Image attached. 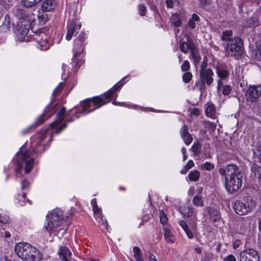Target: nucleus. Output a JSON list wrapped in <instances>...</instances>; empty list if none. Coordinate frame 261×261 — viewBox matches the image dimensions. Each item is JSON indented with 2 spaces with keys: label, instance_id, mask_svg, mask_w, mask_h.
<instances>
[{
  "label": "nucleus",
  "instance_id": "obj_1",
  "mask_svg": "<svg viewBox=\"0 0 261 261\" xmlns=\"http://www.w3.org/2000/svg\"><path fill=\"white\" fill-rule=\"evenodd\" d=\"M12 13L18 20L14 29L17 39L27 42L33 40L36 42V46L38 48L41 50L48 49L50 45L48 40V36L42 31L33 32L32 35H30L31 37L27 36L32 23V18L29 14L25 10L17 8H14Z\"/></svg>",
  "mask_w": 261,
  "mask_h": 261
},
{
  "label": "nucleus",
  "instance_id": "obj_2",
  "mask_svg": "<svg viewBox=\"0 0 261 261\" xmlns=\"http://www.w3.org/2000/svg\"><path fill=\"white\" fill-rule=\"evenodd\" d=\"M219 173L225 178V186L230 193H234L241 188L242 184L243 174L239 167L234 164H229L221 167Z\"/></svg>",
  "mask_w": 261,
  "mask_h": 261
},
{
  "label": "nucleus",
  "instance_id": "obj_3",
  "mask_svg": "<svg viewBox=\"0 0 261 261\" xmlns=\"http://www.w3.org/2000/svg\"><path fill=\"white\" fill-rule=\"evenodd\" d=\"M31 156V152L29 150L23 151L21 150L18 152L16 160L17 162V167L15 170V175L18 178L22 177L21 173L23 168V164H25L24 171L25 173L28 174L31 172L33 168L34 163V160L30 158Z\"/></svg>",
  "mask_w": 261,
  "mask_h": 261
},
{
  "label": "nucleus",
  "instance_id": "obj_4",
  "mask_svg": "<svg viewBox=\"0 0 261 261\" xmlns=\"http://www.w3.org/2000/svg\"><path fill=\"white\" fill-rule=\"evenodd\" d=\"M64 214L62 211L56 208L49 212L44 224V228L50 235L55 230L60 227L64 220Z\"/></svg>",
  "mask_w": 261,
  "mask_h": 261
},
{
  "label": "nucleus",
  "instance_id": "obj_5",
  "mask_svg": "<svg viewBox=\"0 0 261 261\" xmlns=\"http://www.w3.org/2000/svg\"><path fill=\"white\" fill-rule=\"evenodd\" d=\"M18 256L24 261H39L41 255L33 246H15Z\"/></svg>",
  "mask_w": 261,
  "mask_h": 261
},
{
  "label": "nucleus",
  "instance_id": "obj_6",
  "mask_svg": "<svg viewBox=\"0 0 261 261\" xmlns=\"http://www.w3.org/2000/svg\"><path fill=\"white\" fill-rule=\"evenodd\" d=\"M256 203L253 199L248 197L244 199V201H236L233 204L235 212L239 215H245L252 212L255 208Z\"/></svg>",
  "mask_w": 261,
  "mask_h": 261
},
{
  "label": "nucleus",
  "instance_id": "obj_7",
  "mask_svg": "<svg viewBox=\"0 0 261 261\" xmlns=\"http://www.w3.org/2000/svg\"><path fill=\"white\" fill-rule=\"evenodd\" d=\"M103 95L87 99L82 103L83 112L89 113L108 103Z\"/></svg>",
  "mask_w": 261,
  "mask_h": 261
},
{
  "label": "nucleus",
  "instance_id": "obj_8",
  "mask_svg": "<svg viewBox=\"0 0 261 261\" xmlns=\"http://www.w3.org/2000/svg\"><path fill=\"white\" fill-rule=\"evenodd\" d=\"M243 43L241 38L234 37L227 43L225 55L227 56H238L243 53Z\"/></svg>",
  "mask_w": 261,
  "mask_h": 261
},
{
  "label": "nucleus",
  "instance_id": "obj_9",
  "mask_svg": "<svg viewBox=\"0 0 261 261\" xmlns=\"http://www.w3.org/2000/svg\"><path fill=\"white\" fill-rule=\"evenodd\" d=\"M214 68L218 78L217 88L219 90L223 86V82L228 79L230 68L228 65L224 63H218Z\"/></svg>",
  "mask_w": 261,
  "mask_h": 261
},
{
  "label": "nucleus",
  "instance_id": "obj_10",
  "mask_svg": "<svg viewBox=\"0 0 261 261\" xmlns=\"http://www.w3.org/2000/svg\"><path fill=\"white\" fill-rule=\"evenodd\" d=\"M199 81L206 83V85L210 86L214 83V73L212 69L207 67V63L203 61L200 64L199 70Z\"/></svg>",
  "mask_w": 261,
  "mask_h": 261
},
{
  "label": "nucleus",
  "instance_id": "obj_11",
  "mask_svg": "<svg viewBox=\"0 0 261 261\" xmlns=\"http://www.w3.org/2000/svg\"><path fill=\"white\" fill-rule=\"evenodd\" d=\"M57 110V105H53L50 103L45 108L44 113L38 117L36 120L35 124L29 127L26 130L23 131V134H26L29 132V130L31 128H34L36 126H38L41 124L46 119L51 117L53 114L56 112Z\"/></svg>",
  "mask_w": 261,
  "mask_h": 261
},
{
  "label": "nucleus",
  "instance_id": "obj_12",
  "mask_svg": "<svg viewBox=\"0 0 261 261\" xmlns=\"http://www.w3.org/2000/svg\"><path fill=\"white\" fill-rule=\"evenodd\" d=\"M47 131L44 130L36 134V136L32 138L31 147L35 153H41L44 150V147H41V142L46 137Z\"/></svg>",
  "mask_w": 261,
  "mask_h": 261
},
{
  "label": "nucleus",
  "instance_id": "obj_13",
  "mask_svg": "<svg viewBox=\"0 0 261 261\" xmlns=\"http://www.w3.org/2000/svg\"><path fill=\"white\" fill-rule=\"evenodd\" d=\"M87 37L85 33H81L74 40L73 51L75 56L83 54Z\"/></svg>",
  "mask_w": 261,
  "mask_h": 261
},
{
  "label": "nucleus",
  "instance_id": "obj_14",
  "mask_svg": "<svg viewBox=\"0 0 261 261\" xmlns=\"http://www.w3.org/2000/svg\"><path fill=\"white\" fill-rule=\"evenodd\" d=\"M261 94V86H250L246 92V97L248 101L250 102L256 101Z\"/></svg>",
  "mask_w": 261,
  "mask_h": 261
},
{
  "label": "nucleus",
  "instance_id": "obj_15",
  "mask_svg": "<svg viewBox=\"0 0 261 261\" xmlns=\"http://www.w3.org/2000/svg\"><path fill=\"white\" fill-rule=\"evenodd\" d=\"M240 261H259V256L256 251L248 249L241 252Z\"/></svg>",
  "mask_w": 261,
  "mask_h": 261
},
{
  "label": "nucleus",
  "instance_id": "obj_16",
  "mask_svg": "<svg viewBox=\"0 0 261 261\" xmlns=\"http://www.w3.org/2000/svg\"><path fill=\"white\" fill-rule=\"evenodd\" d=\"M123 79H122L120 81H119L117 83H116L111 89L109 90L107 92H106L103 96L107 100V101L109 102L112 99V98L115 96L116 92L119 91L122 86L124 84L123 82Z\"/></svg>",
  "mask_w": 261,
  "mask_h": 261
},
{
  "label": "nucleus",
  "instance_id": "obj_17",
  "mask_svg": "<svg viewBox=\"0 0 261 261\" xmlns=\"http://www.w3.org/2000/svg\"><path fill=\"white\" fill-rule=\"evenodd\" d=\"M179 224L184 229L187 237L189 239H192L193 238V233L195 232L196 229V222L193 221V223L192 224L190 223V228L188 226L186 222L184 220L180 221L179 222Z\"/></svg>",
  "mask_w": 261,
  "mask_h": 261
},
{
  "label": "nucleus",
  "instance_id": "obj_18",
  "mask_svg": "<svg viewBox=\"0 0 261 261\" xmlns=\"http://www.w3.org/2000/svg\"><path fill=\"white\" fill-rule=\"evenodd\" d=\"M81 24H77L75 21L70 22L67 25V31L66 35V39L69 41L72 38L74 33H77L80 30Z\"/></svg>",
  "mask_w": 261,
  "mask_h": 261
},
{
  "label": "nucleus",
  "instance_id": "obj_19",
  "mask_svg": "<svg viewBox=\"0 0 261 261\" xmlns=\"http://www.w3.org/2000/svg\"><path fill=\"white\" fill-rule=\"evenodd\" d=\"M180 135L183 140L184 143L187 145H190L193 140L192 135L189 132V127L188 126L184 125L180 129Z\"/></svg>",
  "mask_w": 261,
  "mask_h": 261
},
{
  "label": "nucleus",
  "instance_id": "obj_20",
  "mask_svg": "<svg viewBox=\"0 0 261 261\" xmlns=\"http://www.w3.org/2000/svg\"><path fill=\"white\" fill-rule=\"evenodd\" d=\"M195 45L192 39L188 37L187 41H181L179 42V49L185 54H187L190 50V51L195 47Z\"/></svg>",
  "mask_w": 261,
  "mask_h": 261
},
{
  "label": "nucleus",
  "instance_id": "obj_21",
  "mask_svg": "<svg viewBox=\"0 0 261 261\" xmlns=\"http://www.w3.org/2000/svg\"><path fill=\"white\" fill-rule=\"evenodd\" d=\"M94 214L95 219L98 223V226L102 230H108L109 228L108 223L100 212H97Z\"/></svg>",
  "mask_w": 261,
  "mask_h": 261
},
{
  "label": "nucleus",
  "instance_id": "obj_22",
  "mask_svg": "<svg viewBox=\"0 0 261 261\" xmlns=\"http://www.w3.org/2000/svg\"><path fill=\"white\" fill-rule=\"evenodd\" d=\"M57 6L56 0H45L42 4L41 10L43 12H50L55 10Z\"/></svg>",
  "mask_w": 261,
  "mask_h": 261
},
{
  "label": "nucleus",
  "instance_id": "obj_23",
  "mask_svg": "<svg viewBox=\"0 0 261 261\" xmlns=\"http://www.w3.org/2000/svg\"><path fill=\"white\" fill-rule=\"evenodd\" d=\"M58 254L63 261H68L71 258V253L65 246L60 247Z\"/></svg>",
  "mask_w": 261,
  "mask_h": 261
},
{
  "label": "nucleus",
  "instance_id": "obj_24",
  "mask_svg": "<svg viewBox=\"0 0 261 261\" xmlns=\"http://www.w3.org/2000/svg\"><path fill=\"white\" fill-rule=\"evenodd\" d=\"M205 113L206 116L210 117L212 119H215L216 118V107L211 102L206 103L205 105Z\"/></svg>",
  "mask_w": 261,
  "mask_h": 261
},
{
  "label": "nucleus",
  "instance_id": "obj_25",
  "mask_svg": "<svg viewBox=\"0 0 261 261\" xmlns=\"http://www.w3.org/2000/svg\"><path fill=\"white\" fill-rule=\"evenodd\" d=\"M189 58L193 60V63L195 67H197L198 64L199 63L201 57L200 55L199 51L196 46L190 51V55Z\"/></svg>",
  "mask_w": 261,
  "mask_h": 261
},
{
  "label": "nucleus",
  "instance_id": "obj_26",
  "mask_svg": "<svg viewBox=\"0 0 261 261\" xmlns=\"http://www.w3.org/2000/svg\"><path fill=\"white\" fill-rule=\"evenodd\" d=\"M66 114V108L62 107L57 114V120L50 124V126L53 128L56 127L60 122H61L65 118Z\"/></svg>",
  "mask_w": 261,
  "mask_h": 261
},
{
  "label": "nucleus",
  "instance_id": "obj_27",
  "mask_svg": "<svg viewBox=\"0 0 261 261\" xmlns=\"http://www.w3.org/2000/svg\"><path fill=\"white\" fill-rule=\"evenodd\" d=\"M182 214L187 217H191L193 219V221L196 222L197 220L196 213L193 208L189 206H185L182 208Z\"/></svg>",
  "mask_w": 261,
  "mask_h": 261
},
{
  "label": "nucleus",
  "instance_id": "obj_28",
  "mask_svg": "<svg viewBox=\"0 0 261 261\" xmlns=\"http://www.w3.org/2000/svg\"><path fill=\"white\" fill-rule=\"evenodd\" d=\"M251 176L257 178L261 182V167L254 164L251 167Z\"/></svg>",
  "mask_w": 261,
  "mask_h": 261
},
{
  "label": "nucleus",
  "instance_id": "obj_29",
  "mask_svg": "<svg viewBox=\"0 0 261 261\" xmlns=\"http://www.w3.org/2000/svg\"><path fill=\"white\" fill-rule=\"evenodd\" d=\"M169 20L172 26L179 27L181 25V16L178 13L173 14Z\"/></svg>",
  "mask_w": 261,
  "mask_h": 261
},
{
  "label": "nucleus",
  "instance_id": "obj_30",
  "mask_svg": "<svg viewBox=\"0 0 261 261\" xmlns=\"http://www.w3.org/2000/svg\"><path fill=\"white\" fill-rule=\"evenodd\" d=\"M83 54H81L80 56H75V54L73 53V57L72 61L74 64V69L77 70L84 63V60L83 59Z\"/></svg>",
  "mask_w": 261,
  "mask_h": 261
},
{
  "label": "nucleus",
  "instance_id": "obj_31",
  "mask_svg": "<svg viewBox=\"0 0 261 261\" xmlns=\"http://www.w3.org/2000/svg\"><path fill=\"white\" fill-rule=\"evenodd\" d=\"M211 220L213 222H216L221 219L219 212L216 210L211 208L209 210Z\"/></svg>",
  "mask_w": 261,
  "mask_h": 261
},
{
  "label": "nucleus",
  "instance_id": "obj_32",
  "mask_svg": "<svg viewBox=\"0 0 261 261\" xmlns=\"http://www.w3.org/2000/svg\"><path fill=\"white\" fill-rule=\"evenodd\" d=\"M10 16L9 14H7L5 16L4 21L2 26L1 28V30L3 31L6 32L9 30L10 28Z\"/></svg>",
  "mask_w": 261,
  "mask_h": 261
},
{
  "label": "nucleus",
  "instance_id": "obj_33",
  "mask_svg": "<svg viewBox=\"0 0 261 261\" xmlns=\"http://www.w3.org/2000/svg\"><path fill=\"white\" fill-rule=\"evenodd\" d=\"M200 173L197 170L191 171L189 175L188 178L190 180L193 181H197L199 179Z\"/></svg>",
  "mask_w": 261,
  "mask_h": 261
},
{
  "label": "nucleus",
  "instance_id": "obj_34",
  "mask_svg": "<svg viewBox=\"0 0 261 261\" xmlns=\"http://www.w3.org/2000/svg\"><path fill=\"white\" fill-rule=\"evenodd\" d=\"M199 17L196 14H193L188 21V24L189 28L191 29H193L195 28L196 22L199 21Z\"/></svg>",
  "mask_w": 261,
  "mask_h": 261
},
{
  "label": "nucleus",
  "instance_id": "obj_35",
  "mask_svg": "<svg viewBox=\"0 0 261 261\" xmlns=\"http://www.w3.org/2000/svg\"><path fill=\"white\" fill-rule=\"evenodd\" d=\"M134 256L137 261H144L142 258V252L140 249L135 246L133 248Z\"/></svg>",
  "mask_w": 261,
  "mask_h": 261
},
{
  "label": "nucleus",
  "instance_id": "obj_36",
  "mask_svg": "<svg viewBox=\"0 0 261 261\" xmlns=\"http://www.w3.org/2000/svg\"><path fill=\"white\" fill-rule=\"evenodd\" d=\"M39 3V0H21L22 4L26 8L33 7Z\"/></svg>",
  "mask_w": 261,
  "mask_h": 261
},
{
  "label": "nucleus",
  "instance_id": "obj_37",
  "mask_svg": "<svg viewBox=\"0 0 261 261\" xmlns=\"http://www.w3.org/2000/svg\"><path fill=\"white\" fill-rule=\"evenodd\" d=\"M192 202L197 206L202 207L204 205V201L202 197L199 195H196L193 197Z\"/></svg>",
  "mask_w": 261,
  "mask_h": 261
},
{
  "label": "nucleus",
  "instance_id": "obj_38",
  "mask_svg": "<svg viewBox=\"0 0 261 261\" xmlns=\"http://www.w3.org/2000/svg\"><path fill=\"white\" fill-rule=\"evenodd\" d=\"M252 57L257 60H261V44L252 50Z\"/></svg>",
  "mask_w": 261,
  "mask_h": 261
},
{
  "label": "nucleus",
  "instance_id": "obj_39",
  "mask_svg": "<svg viewBox=\"0 0 261 261\" xmlns=\"http://www.w3.org/2000/svg\"><path fill=\"white\" fill-rule=\"evenodd\" d=\"M232 39V32L231 31H226L222 33L221 39L223 41H227L228 42Z\"/></svg>",
  "mask_w": 261,
  "mask_h": 261
},
{
  "label": "nucleus",
  "instance_id": "obj_40",
  "mask_svg": "<svg viewBox=\"0 0 261 261\" xmlns=\"http://www.w3.org/2000/svg\"><path fill=\"white\" fill-rule=\"evenodd\" d=\"M260 24L258 20H257L255 14L253 16L247 20V25L249 27H255Z\"/></svg>",
  "mask_w": 261,
  "mask_h": 261
},
{
  "label": "nucleus",
  "instance_id": "obj_41",
  "mask_svg": "<svg viewBox=\"0 0 261 261\" xmlns=\"http://www.w3.org/2000/svg\"><path fill=\"white\" fill-rule=\"evenodd\" d=\"M201 145L199 143H195L192 146L191 149L195 155H199L201 153Z\"/></svg>",
  "mask_w": 261,
  "mask_h": 261
},
{
  "label": "nucleus",
  "instance_id": "obj_42",
  "mask_svg": "<svg viewBox=\"0 0 261 261\" xmlns=\"http://www.w3.org/2000/svg\"><path fill=\"white\" fill-rule=\"evenodd\" d=\"M194 166V163L192 160H189L187 164L184 166L182 170L180 171V173L182 174H186L188 171Z\"/></svg>",
  "mask_w": 261,
  "mask_h": 261
},
{
  "label": "nucleus",
  "instance_id": "obj_43",
  "mask_svg": "<svg viewBox=\"0 0 261 261\" xmlns=\"http://www.w3.org/2000/svg\"><path fill=\"white\" fill-rule=\"evenodd\" d=\"M164 237L167 243H173L174 242V237L169 230L165 229Z\"/></svg>",
  "mask_w": 261,
  "mask_h": 261
},
{
  "label": "nucleus",
  "instance_id": "obj_44",
  "mask_svg": "<svg viewBox=\"0 0 261 261\" xmlns=\"http://www.w3.org/2000/svg\"><path fill=\"white\" fill-rule=\"evenodd\" d=\"M193 75L191 72L186 71L184 73L182 76V81L185 83H189L192 80Z\"/></svg>",
  "mask_w": 261,
  "mask_h": 261
},
{
  "label": "nucleus",
  "instance_id": "obj_45",
  "mask_svg": "<svg viewBox=\"0 0 261 261\" xmlns=\"http://www.w3.org/2000/svg\"><path fill=\"white\" fill-rule=\"evenodd\" d=\"M159 216L161 223L163 225L167 224L168 220V218L163 210L159 211Z\"/></svg>",
  "mask_w": 261,
  "mask_h": 261
},
{
  "label": "nucleus",
  "instance_id": "obj_46",
  "mask_svg": "<svg viewBox=\"0 0 261 261\" xmlns=\"http://www.w3.org/2000/svg\"><path fill=\"white\" fill-rule=\"evenodd\" d=\"M72 121L73 120L72 119L66 120L63 124H62L60 126L57 128L56 130H55V133L57 134L61 133L64 129H65L66 127L67 123Z\"/></svg>",
  "mask_w": 261,
  "mask_h": 261
},
{
  "label": "nucleus",
  "instance_id": "obj_47",
  "mask_svg": "<svg viewBox=\"0 0 261 261\" xmlns=\"http://www.w3.org/2000/svg\"><path fill=\"white\" fill-rule=\"evenodd\" d=\"M10 218L6 214H0V223L3 224H9L11 222Z\"/></svg>",
  "mask_w": 261,
  "mask_h": 261
},
{
  "label": "nucleus",
  "instance_id": "obj_48",
  "mask_svg": "<svg viewBox=\"0 0 261 261\" xmlns=\"http://www.w3.org/2000/svg\"><path fill=\"white\" fill-rule=\"evenodd\" d=\"M201 168L207 171H210L214 168V165L210 162H206L201 165Z\"/></svg>",
  "mask_w": 261,
  "mask_h": 261
},
{
  "label": "nucleus",
  "instance_id": "obj_49",
  "mask_svg": "<svg viewBox=\"0 0 261 261\" xmlns=\"http://www.w3.org/2000/svg\"><path fill=\"white\" fill-rule=\"evenodd\" d=\"M190 69V63L188 60H185L181 65V70L182 71H188Z\"/></svg>",
  "mask_w": 261,
  "mask_h": 261
},
{
  "label": "nucleus",
  "instance_id": "obj_50",
  "mask_svg": "<svg viewBox=\"0 0 261 261\" xmlns=\"http://www.w3.org/2000/svg\"><path fill=\"white\" fill-rule=\"evenodd\" d=\"M221 88H222V94L225 96L228 95L231 91V87L229 85H223L221 86Z\"/></svg>",
  "mask_w": 261,
  "mask_h": 261
},
{
  "label": "nucleus",
  "instance_id": "obj_51",
  "mask_svg": "<svg viewBox=\"0 0 261 261\" xmlns=\"http://www.w3.org/2000/svg\"><path fill=\"white\" fill-rule=\"evenodd\" d=\"M206 83L200 82L199 81L195 83V86H196L198 90L202 93L206 89L205 86Z\"/></svg>",
  "mask_w": 261,
  "mask_h": 261
},
{
  "label": "nucleus",
  "instance_id": "obj_52",
  "mask_svg": "<svg viewBox=\"0 0 261 261\" xmlns=\"http://www.w3.org/2000/svg\"><path fill=\"white\" fill-rule=\"evenodd\" d=\"M63 83H59V84L54 89L52 94L54 98H55L56 96L60 93L61 89L63 87Z\"/></svg>",
  "mask_w": 261,
  "mask_h": 261
},
{
  "label": "nucleus",
  "instance_id": "obj_53",
  "mask_svg": "<svg viewBox=\"0 0 261 261\" xmlns=\"http://www.w3.org/2000/svg\"><path fill=\"white\" fill-rule=\"evenodd\" d=\"M38 18L40 22L43 23H45L48 20V16L47 14L38 15Z\"/></svg>",
  "mask_w": 261,
  "mask_h": 261
},
{
  "label": "nucleus",
  "instance_id": "obj_54",
  "mask_svg": "<svg viewBox=\"0 0 261 261\" xmlns=\"http://www.w3.org/2000/svg\"><path fill=\"white\" fill-rule=\"evenodd\" d=\"M139 12L141 16H144L145 14L146 9L144 5L140 4L138 6Z\"/></svg>",
  "mask_w": 261,
  "mask_h": 261
},
{
  "label": "nucleus",
  "instance_id": "obj_55",
  "mask_svg": "<svg viewBox=\"0 0 261 261\" xmlns=\"http://www.w3.org/2000/svg\"><path fill=\"white\" fill-rule=\"evenodd\" d=\"M223 261H236V259L233 255L229 254L224 257Z\"/></svg>",
  "mask_w": 261,
  "mask_h": 261
},
{
  "label": "nucleus",
  "instance_id": "obj_56",
  "mask_svg": "<svg viewBox=\"0 0 261 261\" xmlns=\"http://www.w3.org/2000/svg\"><path fill=\"white\" fill-rule=\"evenodd\" d=\"M91 203V205L93 207V210L94 213H96L97 212L96 211V208H97V205L96 203V199L95 198L92 199Z\"/></svg>",
  "mask_w": 261,
  "mask_h": 261
},
{
  "label": "nucleus",
  "instance_id": "obj_57",
  "mask_svg": "<svg viewBox=\"0 0 261 261\" xmlns=\"http://www.w3.org/2000/svg\"><path fill=\"white\" fill-rule=\"evenodd\" d=\"M29 181L26 179H23L22 182V185H21L22 189L24 190V189H27L29 187Z\"/></svg>",
  "mask_w": 261,
  "mask_h": 261
},
{
  "label": "nucleus",
  "instance_id": "obj_58",
  "mask_svg": "<svg viewBox=\"0 0 261 261\" xmlns=\"http://www.w3.org/2000/svg\"><path fill=\"white\" fill-rule=\"evenodd\" d=\"M167 7L169 8H172L173 7V3L172 0H165Z\"/></svg>",
  "mask_w": 261,
  "mask_h": 261
},
{
  "label": "nucleus",
  "instance_id": "obj_59",
  "mask_svg": "<svg viewBox=\"0 0 261 261\" xmlns=\"http://www.w3.org/2000/svg\"><path fill=\"white\" fill-rule=\"evenodd\" d=\"M255 14V16H256L257 20H258V22H259L260 24H261V11H257Z\"/></svg>",
  "mask_w": 261,
  "mask_h": 261
},
{
  "label": "nucleus",
  "instance_id": "obj_60",
  "mask_svg": "<svg viewBox=\"0 0 261 261\" xmlns=\"http://www.w3.org/2000/svg\"><path fill=\"white\" fill-rule=\"evenodd\" d=\"M192 113L195 116H198L200 114L199 110L198 108H194L192 110Z\"/></svg>",
  "mask_w": 261,
  "mask_h": 261
},
{
  "label": "nucleus",
  "instance_id": "obj_61",
  "mask_svg": "<svg viewBox=\"0 0 261 261\" xmlns=\"http://www.w3.org/2000/svg\"><path fill=\"white\" fill-rule=\"evenodd\" d=\"M149 259L150 261H158L155 256L152 253H150L149 255Z\"/></svg>",
  "mask_w": 261,
  "mask_h": 261
},
{
  "label": "nucleus",
  "instance_id": "obj_62",
  "mask_svg": "<svg viewBox=\"0 0 261 261\" xmlns=\"http://www.w3.org/2000/svg\"><path fill=\"white\" fill-rule=\"evenodd\" d=\"M258 157L260 162H261V146H260V147L258 149Z\"/></svg>",
  "mask_w": 261,
  "mask_h": 261
},
{
  "label": "nucleus",
  "instance_id": "obj_63",
  "mask_svg": "<svg viewBox=\"0 0 261 261\" xmlns=\"http://www.w3.org/2000/svg\"><path fill=\"white\" fill-rule=\"evenodd\" d=\"M11 237V234L9 231H5V237L6 238H9Z\"/></svg>",
  "mask_w": 261,
  "mask_h": 261
},
{
  "label": "nucleus",
  "instance_id": "obj_64",
  "mask_svg": "<svg viewBox=\"0 0 261 261\" xmlns=\"http://www.w3.org/2000/svg\"><path fill=\"white\" fill-rule=\"evenodd\" d=\"M195 250L197 253H200L201 252V249L199 247L195 248Z\"/></svg>",
  "mask_w": 261,
  "mask_h": 261
}]
</instances>
